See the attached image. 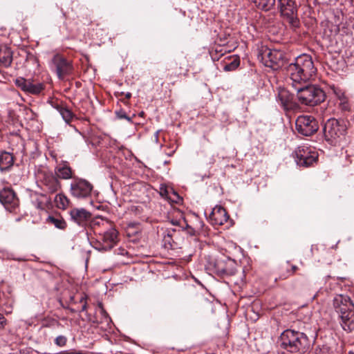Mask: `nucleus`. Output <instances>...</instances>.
<instances>
[{
  "label": "nucleus",
  "instance_id": "obj_20",
  "mask_svg": "<svg viewBox=\"0 0 354 354\" xmlns=\"http://www.w3.org/2000/svg\"><path fill=\"white\" fill-rule=\"evenodd\" d=\"M14 160L11 153L3 151L0 154V170L6 171L13 165Z\"/></svg>",
  "mask_w": 354,
  "mask_h": 354
},
{
  "label": "nucleus",
  "instance_id": "obj_15",
  "mask_svg": "<svg viewBox=\"0 0 354 354\" xmlns=\"http://www.w3.org/2000/svg\"><path fill=\"white\" fill-rule=\"evenodd\" d=\"M228 218L226 210L221 206H216L209 214V220L214 225H222L227 221Z\"/></svg>",
  "mask_w": 354,
  "mask_h": 354
},
{
  "label": "nucleus",
  "instance_id": "obj_36",
  "mask_svg": "<svg viewBox=\"0 0 354 354\" xmlns=\"http://www.w3.org/2000/svg\"><path fill=\"white\" fill-rule=\"evenodd\" d=\"M118 116H119V118H125V119H127L128 121H131L130 118L127 117V116L126 115V114H125V113H118Z\"/></svg>",
  "mask_w": 354,
  "mask_h": 354
},
{
  "label": "nucleus",
  "instance_id": "obj_6",
  "mask_svg": "<svg viewBox=\"0 0 354 354\" xmlns=\"http://www.w3.org/2000/svg\"><path fill=\"white\" fill-rule=\"evenodd\" d=\"M281 15L292 27H297L299 20L297 16V8L293 0H278Z\"/></svg>",
  "mask_w": 354,
  "mask_h": 354
},
{
  "label": "nucleus",
  "instance_id": "obj_13",
  "mask_svg": "<svg viewBox=\"0 0 354 354\" xmlns=\"http://www.w3.org/2000/svg\"><path fill=\"white\" fill-rule=\"evenodd\" d=\"M342 320L344 330L351 331L354 328V306L353 308H341L337 311Z\"/></svg>",
  "mask_w": 354,
  "mask_h": 354
},
{
  "label": "nucleus",
  "instance_id": "obj_24",
  "mask_svg": "<svg viewBox=\"0 0 354 354\" xmlns=\"http://www.w3.org/2000/svg\"><path fill=\"white\" fill-rule=\"evenodd\" d=\"M48 223L53 224L58 229L64 230L66 227V221L59 216H49L47 218Z\"/></svg>",
  "mask_w": 354,
  "mask_h": 354
},
{
  "label": "nucleus",
  "instance_id": "obj_41",
  "mask_svg": "<svg viewBox=\"0 0 354 354\" xmlns=\"http://www.w3.org/2000/svg\"><path fill=\"white\" fill-rule=\"evenodd\" d=\"M348 354H354V352H353V351H350V352L348 353Z\"/></svg>",
  "mask_w": 354,
  "mask_h": 354
},
{
  "label": "nucleus",
  "instance_id": "obj_17",
  "mask_svg": "<svg viewBox=\"0 0 354 354\" xmlns=\"http://www.w3.org/2000/svg\"><path fill=\"white\" fill-rule=\"evenodd\" d=\"M12 62V51L6 45L0 46V66L8 67Z\"/></svg>",
  "mask_w": 354,
  "mask_h": 354
},
{
  "label": "nucleus",
  "instance_id": "obj_32",
  "mask_svg": "<svg viewBox=\"0 0 354 354\" xmlns=\"http://www.w3.org/2000/svg\"><path fill=\"white\" fill-rule=\"evenodd\" d=\"M333 93L337 97V98L340 100L342 98L345 97L344 93L338 88H333Z\"/></svg>",
  "mask_w": 354,
  "mask_h": 354
},
{
  "label": "nucleus",
  "instance_id": "obj_4",
  "mask_svg": "<svg viewBox=\"0 0 354 354\" xmlns=\"http://www.w3.org/2000/svg\"><path fill=\"white\" fill-rule=\"evenodd\" d=\"M346 131V124L343 121H339L335 118H330L327 120L324 127V134L326 139L331 143L343 136Z\"/></svg>",
  "mask_w": 354,
  "mask_h": 354
},
{
  "label": "nucleus",
  "instance_id": "obj_9",
  "mask_svg": "<svg viewBox=\"0 0 354 354\" xmlns=\"http://www.w3.org/2000/svg\"><path fill=\"white\" fill-rule=\"evenodd\" d=\"M0 202L10 212H12L19 205L15 193L9 188H5L0 191Z\"/></svg>",
  "mask_w": 354,
  "mask_h": 354
},
{
  "label": "nucleus",
  "instance_id": "obj_39",
  "mask_svg": "<svg viewBox=\"0 0 354 354\" xmlns=\"http://www.w3.org/2000/svg\"><path fill=\"white\" fill-rule=\"evenodd\" d=\"M100 312H101V313H102V315H106V312H105V310H104L103 309V308H102L101 306H100Z\"/></svg>",
  "mask_w": 354,
  "mask_h": 354
},
{
  "label": "nucleus",
  "instance_id": "obj_21",
  "mask_svg": "<svg viewBox=\"0 0 354 354\" xmlns=\"http://www.w3.org/2000/svg\"><path fill=\"white\" fill-rule=\"evenodd\" d=\"M55 173L59 178L67 180L72 178V171L66 164L59 165L55 169Z\"/></svg>",
  "mask_w": 354,
  "mask_h": 354
},
{
  "label": "nucleus",
  "instance_id": "obj_30",
  "mask_svg": "<svg viewBox=\"0 0 354 354\" xmlns=\"http://www.w3.org/2000/svg\"><path fill=\"white\" fill-rule=\"evenodd\" d=\"M160 194L168 200V196L171 195V189H167V187L161 186L160 188Z\"/></svg>",
  "mask_w": 354,
  "mask_h": 354
},
{
  "label": "nucleus",
  "instance_id": "obj_35",
  "mask_svg": "<svg viewBox=\"0 0 354 354\" xmlns=\"http://www.w3.org/2000/svg\"><path fill=\"white\" fill-rule=\"evenodd\" d=\"M237 66H238L237 64H236L234 62H232L230 64L225 65L224 67V69L227 71H230L232 68H234Z\"/></svg>",
  "mask_w": 354,
  "mask_h": 354
},
{
  "label": "nucleus",
  "instance_id": "obj_23",
  "mask_svg": "<svg viewBox=\"0 0 354 354\" xmlns=\"http://www.w3.org/2000/svg\"><path fill=\"white\" fill-rule=\"evenodd\" d=\"M253 2L259 9L270 10L275 5V0H253Z\"/></svg>",
  "mask_w": 354,
  "mask_h": 354
},
{
  "label": "nucleus",
  "instance_id": "obj_5",
  "mask_svg": "<svg viewBox=\"0 0 354 354\" xmlns=\"http://www.w3.org/2000/svg\"><path fill=\"white\" fill-rule=\"evenodd\" d=\"M295 125L298 133L305 136L313 135L319 129L317 120L311 115L299 116L296 120Z\"/></svg>",
  "mask_w": 354,
  "mask_h": 354
},
{
  "label": "nucleus",
  "instance_id": "obj_12",
  "mask_svg": "<svg viewBox=\"0 0 354 354\" xmlns=\"http://www.w3.org/2000/svg\"><path fill=\"white\" fill-rule=\"evenodd\" d=\"M263 59L267 66L274 68L279 66L280 64L283 62V54L281 51L276 49H268L264 52Z\"/></svg>",
  "mask_w": 354,
  "mask_h": 354
},
{
  "label": "nucleus",
  "instance_id": "obj_19",
  "mask_svg": "<svg viewBox=\"0 0 354 354\" xmlns=\"http://www.w3.org/2000/svg\"><path fill=\"white\" fill-rule=\"evenodd\" d=\"M278 99L284 109H289L292 107V95L286 89L279 91Z\"/></svg>",
  "mask_w": 354,
  "mask_h": 354
},
{
  "label": "nucleus",
  "instance_id": "obj_43",
  "mask_svg": "<svg viewBox=\"0 0 354 354\" xmlns=\"http://www.w3.org/2000/svg\"><path fill=\"white\" fill-rule=\"evenodd\" d=\"M173 224L177 225L178 223H177V222L176 223V221H174Z\"/></svg>",
  "mask_w": 354,
  "mask_h": 354
},
{
  "label": "nucleus",
  "instance_id": "obj_10",
  "mask_svg": "<svg viewBox=\"0 0 354 354\" xmlns=\"http://www.w3.org/2000/svg\"><path fill=\"white\" fill-rule=\"evenodd\" d=\"M53 63L56 68L57 74L59 79H62L72 71L71 62L59 55H55L53 57Z\"/></svg>",
  "mask_w": 354,
  "mask_h": 354
},
{
  "label": "nucleus",
  "instance_id": "obj_27",
  "mask_svg": "<svg viewBox=\"0 0 354 354\" xmlns=\"http://www.w3.org/2000/svg\"><path fill=\"white\" fill-rule=\"evenodd\" d=\"M29 82L30 80H26L23 77H19L15 80V84L26 92Z\"/></svg>",
  "mask_w": 354,
  "mask_h": 354
},
{
  "label": "nucleus",
  "instance_id": "obj_3",
  "mask_svg": "<svg viewBox=\"0 0 354 354\" xmlns=\"http://www.w3.org/2000/svg\"><path fill=\"white\" fill-rule=\"evenodd\" d=\"M297 92V97L301 103L315 106L322 102L325 99L324 92L319 87L314 85L292 86Z\"/></svg>",
  "mask_w": 354,
  "mask_h": 354
},
{
  "label": "nucleus",
  "instance_id": "obj_31",
  "mask_svg": "<svg viewBox=\"0 0 354 354\" xmlns=\"http://www.w3.org/2000/svg\"><path fill=\"white\" fill-rule=\"evenodd\" d=\"M66 343V338L64 336L60 335L55 339V344L58 346H63Z\"/></svg>",
  "mask_w": 354,
  "mask_h": 354
},
{
  "label": "nucleus",
  "instance_id": "obj_29",
  "mask_svg": "<svg viewBox=\"0 0 354 354\" xmlns=\"http://www.w3.org/2000/svg\"><path fill=\"white\" fill-rule=\"evenodd\" d=\"M168 201L171 203H178L182 201V198L175 191L171 189V195L168 196Z\"/></svg>",
  "mask_w": 354,
  "mask_h": 354
},
{
  "label": "nucleus",
  "instance_id": "obj_37",
  "mask_svg": "<svg viewBox=\"0 0 354 354\" xmlns=\"http://www.w3.org/2000/svg\"><path fill=\"white\" fill-rule=\"evenodd\" d=\"M124 95H125V97H126L127 99H129V98H131V93H129V92H127V93H125Z\"/></svg>",
  "mask_w": 354,
  "mask_h": 354
},
{
  "label": "nucleus",
  "instance_id": "obj_40",
  "mask_svg": "<svg viewBox=\"0 0 354 354\" xmlns=\"http://www.w3.org/2000/svg\"><path fill=\"white\" fill-rule=\"evenodd\" d=\"M86 304H84L82 306V311L85 310H86Z\"/></svg>",
  "mask_w": 354,
  "mask_h": 354
},
{
  "label": "nucleus",
  "instance_id": "obj_28",
  "mask_svg": "<svg viewBox=\"0 0 354 354\" xmlns=\"http://www.w3.org/2000/svg\"><path fill=\"white\" fill-rule=\"evenodd\" d=\"M90 223H91V227L94 228L97 225H107L109 223H108L107 220L104 219L102 217H96V218L92 219Z\"/></svg>",
  "mask_w": 354,
  "mask_h": 354
},
{
  "label": "nucleus",
  "instance_id": "obj_33",
  "mask_svg": "<svg viewBox=\"0 0 354 354\" xmlns=\"http://www.w3.org/2000/svg\"><path fill=\"white\" fill-rule=\"evenodd\" d=\"M339 105L341 106L342 109L344 110H346L348 109V104L346 100V97H344L342 100H339Z\"/></svg>",
  "mask_w": 354,
  "mask_h": 354
},
{
  "label": "nucleus",
  "instance_id": "obj_42",
  "mask_svg": "<svg viewBox=\"0 0 354 354\" xmlns=\"http://www.w3.org/2000/svg\"><path fill=\"white\" fill-rule=\"evenodd\" d=\"M173 224L177 225L178 223H177V222L176 223V221H174Z\"/></svg>",
  "mask_w": 354,
  "mask_h": 354
},
{
  "label": "nucleus",
  "instance_id": "obj_2",
  "mask_svg": "<svg viewBox=\"0 0 354 354\" xmlns=\"http://www.w3.org/2000/svg\"><path fill=\"white\" fill-rule=\"evenodd\" d=\"M281 346L290 353H304L309 347L308 339L304 333L286 330L280 337Z\"/></svg>",
  "mask_w": 354,
  "mask_h": 354
},
{
  "label": "nucleus",
  "instance_id": "obj_14",
  "mask_svg": "<svg viewBox=\"0 0 354 354\" xmlns=\"http://www.w3.org/2000/svg\"><path fill=\"white\" fill-rule=\"evenodd\" d=\"M118 232L114 228H111L105 232L102 238V244L98 248L99 250H111L117 242Z\"/></svg>",
  "mask_w": 354,
  "mask_h": 354
},
{
  "label": "nucleus",
  "instance_id": "obj_18",
  "mask_svg": "<svg viewBox=\"0 0 354 354\" xmlns=\"http://www.w3.org/2000/svg\"><path fill=\"white\" fill-rule=\"evenodd\" d=\"M333 306L337 311L341 308H353V304L349 297L343 295H339L335 297L333 299Z\"/></svg>",
  "mask_w": 354,
  "mask_h": 354
},
{
  "label": "nucleus",
  "instance_id": "obj_25",
  "mask_svg": "<svg viewBox=\"0 0 354 354\" xmlns=\"http://www.w3.org/2000/svg\"><path fill=\"white\" fill-rule=\"evenodd\" d=\"M44 89V85L41 83L34 84L32 82H29L28 87L26 91V93L37 95L41 93Z\"/></svg>",
  "mask_w": 354,
  "mask_h": 354
},
{
  "label": "nucleus",
  "instance_id": "obj_16",
  "mask_svg": "<svg viewBox=\"0 0 354 354\" xmlns=\"http://www.w3.org/2000/svg\"><path fill=\"white\" fill-rule=\"evenodd\" d=\"M42 183L45 189L49 193H55L61 188V184L58 179L50 174H44Z\"/></svg>",
  "mask_w": 354,
  "mask_h": 354
},
{
  "label": "nucleus",
  "instance_id": "obj_22",
  "mask_svg": "<svg viewBox=\"0 0 354 354\" xmlns=\"http://www.w3.org/2000/svg\"><path fill=\"white\" fill-rule=\"evenodd\" d=\"M55 203L57 208L65 209L68 207L70 201L64 194H59L55 196Z\"/></svg>",
  "mask_w": 354,
  "mask_h": 354
},
{
  "label": "nucleus",
  "instance_id": "obj_34",
  "mask_svg": "<svg viewBox=\"0 0 354 354\" xmlns=\"http://www.w3.org/2000/svg\"><path fill=\"white\" fill-rule=\"evenodd\" d=\"M7 324L6 318L0 313V328H4Z\"/></svg>",
  "mask_w": 354,
  "mask_h": 354
},
{
  "label": "nucleus",
  "instance_id": "obj_1",
  "mask_svg": "<svg viewBox=\"0 0 354 354\" xmlns=\"http://www.w3.org/2000/svg\"><path fill=\"white\" fill-rule=\"evenodd\" d=\"M317 68L314 66L312 57L306 54L298 56L293 63L286 68L289 77V84L292 86L304 84L315 76Z\"/></svg>",
  "mask_w": 354,
  "mask_h": 354
},
{
  "label": "nucleus",
  "instance_id": "obj_8",
  "mask_svg": "<svg viewBox=\"0 0 354 354\" xmlns=\"http://www.w3.org/2000/svg\"><path fill=\"white\" fill-rule=\"evenodd\" d=\"M93 186L85 180H78L71 183V193L75 198H86L91 192Z\"/></svg>",
  "mask_w": 354,
  "mask_h": 354
},
{
  "label": "nucleus",
  "instance_id": "obj_38",
  "mask_svg": "<svg viewBox=\"0 0 354 354\" xmlns=\"http://www.w3.org/2000/svg\"><path fill=\"white\" fill-rule=\"evenodd\" d=\"M297 270V267L296 266H292V274L294 272H295Z\"/></svg>",
  "mask_w": 354,
  "mask_h": 354
},
{
  "label": "nucleus",
  "instance_id": "obj_7",
  "mask_svg": "<svg viewBox=\"0 0 354 354\" xmlns=\"http://www.w3.org/2000/svg\"><path fill=\"white\" fill-rule=\"evenodd\" d=\"M296 162L298 165L309 167L313 165L318 158L317 152L308 147H299L295 151Z\"/></svg>",
  "mask_w": 354,
  "mask_h": 354
},
{
  "label": "nucleus",
  "instance_id": "obj_11",
  "mask_svg": "<svg viewBox=\"0 0 354 354\" xmlns=\"http://www.w3.org/2000/svg\"><path fill=\"white\" fill-rule=\"evenodd\" d=\"M71 220L80 226H85L91 220V214L84 208H73L69 212Z\"/></svg>",
  "mask_w": 354,
  "mask_h": 354
},
{
  "label": "nucleus",
  "instance_id": "obj_26",
  "mask_svg": "<svg viewBox=\"0 0 354 354\" xmlns=\"http://www.w3.org/2000/svg\"><path fill=\"white\" fill-rule=\"evenodd\" d=\"M57 110L67 123H68L71 120L73 115V113L68 108L64 106H57Z\"/></svg>",
  "mask_w": 354,
  "mask_h": 354
}]
</instances>
